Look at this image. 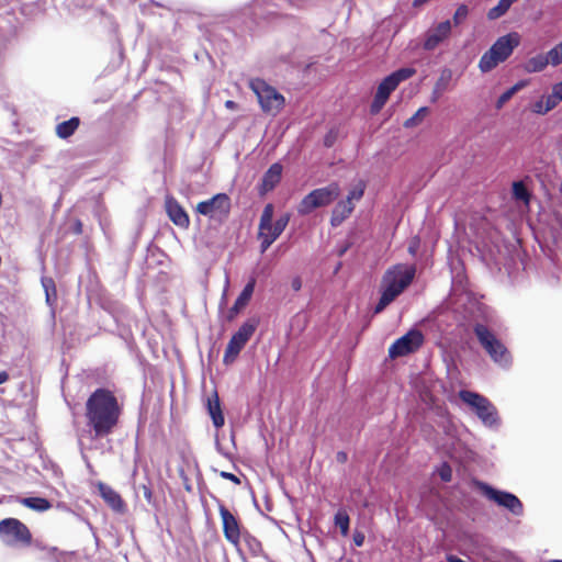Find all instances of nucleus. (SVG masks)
<instances>
[{
    "label": "nucleus",
    "instance_id": "1",
    "mask_svg": "<svg viewBox=\"0 0 562 562\" xmlns=\"http://www.w3.org/2000/svg\"><path fill=\"white\" fill-rule=\"evenodd\" d=\"M121 406L115 395L106 389H97L87 400V426L94 437H105L116 427Z\"/></svg>",
    "mask_w": 562,
    "mask_h": 562
},
{
    "label": "nucleus",
    "instance_id": "2",
    "mask_svg": "<svg viewBox=\"0 0 562 562\" xmlns=\"http://www.w3.org/2000/svg\"><path fill=\"white\" fill-rule=\"evenodd\" d=\"M479 256L490 269L507 273L512 282L518 281L520 270H527L528 263L525 261L527 252L525 248H475Z\"/></svg>",
    "mask_w": 562,
    "mask_h": 562
},
{
    "label": "nucleus",
    "instance_id": "3",
    "mask_svg": "<svg viewBox=\"0 0 562 562\" xmlns=\"http://www.w3.org/2000/svg\"><path fill=\"white\" fill-rule=\"evenodd\" d=\"M415 272V267L407 265H396L385 272L382 279L381 297L374 307V314L381 313L412 283Z\"/></svg>",
    "mask_w": 562,
    "mask_h": 562
},
{
    "label": "nucleus",
    "instance_id": "4",
    "mask_svg": "<svg viewBox=\"0 0 562 562\" xmlns=\"http://www.w3.org/2000/svg\"><path fill=\"white\" fill-rule=\"evenodd\" d=\"M520 44V36L518 33L513 32L501 36L496 42L486 50L479 61V68L482 72H490L496 68L501 63H504Z\"/></svg>",
    "mask_w": 562,
    "mask_h": 562
},
{
    "label": "nucleus",
    "instance_id": "5",
    "mask_svg": "<svg viewBox=\"0 0 562 562\" xmlns=\"http://www.w3.org/2000/svg\"><path fill=\"white\" fill-rule=\"evenodd\" d=\"M473 331L490 358L498 367L508 370L513 364V357L507 347L484 324H475Z\"/></svg>",
    "mask_w": 562,
    "mask_h": 562
},
{
    "label": "nucleus",
    "instance_id": "6",
    "mask_svg": "<svg viewBox=\"0 0 562 562\" xmlns=\"http://www.w3.org/2000/svg\"><path fill=\"white\" fill-rule=\"evenodd\" d=\"M459 397L475 413L485 427L494 430L501 427L502 420L497 408L487 397L468 390H461Z\"/></svg>",
    "mask_w": 562,
    "mask_h": 562
},
{
    "label": "nucleus",
    "instance_id": "7",
    "mask_svg": "<svg viewBox=\"0 0 562 562\" xmlns=\"http://www.w3.org/2000/svg\"><path fill=\"white\" fill-rule=\"evenodd\" d=\"M416 74L414 68H401L386 76L378 86L375 95L370 106L372 114H378L387 102L391 93L402 81L412 78Z\"/></svg>",
    "mask_w": 562,
    "mask_h": 562
},
{
    "label": "nucleus",
    "instance_id": "8",
    "mask_svg": "<svg viewBox=\"0 0 562 562\" xmlns=\"http://www.w3.org/2000/svg\"><path fill=\"white\" fill-rule=\"evenodd\" d=\"M249 87L256 94L262 112L277 115L285 106V98L263 79L250 80Z\"/></svg>",
    "mask_w": 562,
    "mask_h": 562
},
{
    "label": "nucleus",
    "instance_id": "9",
    "mask_svg": "<svg viewBox=\"0 0 562 562\" xmlns=\"http://www.w3.org/2000/svg\"><path fill=\"white\" fill-rule=\"evenodd\" d=\"M340 195V187L331 182L327 187L318 188L306 194L297 205V213L307 215L315 209L329 205Z\"/></svg>",
    "mask_w": 562,
    "mask_h": 562
},
{
    "label": "nucleus",
    "instance_id": "10",
    "mask_svg": "<svg viewBox=\"0 0 562 562\" xmlns=\"http://www.w3.org/2000/svg\"><path fill=\"white\" fill-rule=\"evenodd\" d=\"M480 492L491 502L504 508L514 516L520 517L525 513L522 502L513 493L497 490L485 482H477Z\"/></svg>",
    "mask_w": 562,
    "mask_h": 562
},
{
    "label": "nucleus",
    "instance_id": "11",
    "mask_svg": "<svg viewBox=\"0 0 562 562\" xmlns=\"http://www.w3.org/2000/svg\"><path fill=\"white\" fill-rule=\"evenodd\" d=\"M273 217V205L267 204L262 211L260 223H259V238L261 239V246H270L284 231L286 227L290 215H281L274 223Z\"/></svg>",
    "mask_w": 562,
    "mask_h": 562
},
{
    "label": "nucleus",
    "instance_id": "12",
    "mask_svg": "<svg viewBox=\"0 0 562 562\" xmlns=\"http://www.w3.org/2000/svg\"><path fill=\"white\" fill-rule=\"evenodd\" d=\"M259 325V319L257 317L248 318L245 323L241 324V326L238 328V330L229 339L224 357L223 362L225 364L233 363L245 345L248 342V340L251 338V336L255 334L257 327Z\"/></svg>",
    "mask_w": 562,
    "mask_h": 562
},
{
    "label": "nucleus",
    "instance_id": "13",
    "mask_svg": "<svg viewBox=\"0 0 562 562\" xmlns=\"http://www.w3.org/2000/svg\"><path fill=\"white\" fill-rule=\"evenodd\" d=\"M0 540L8 547L29 546L32 535L22 521L16 518H4L0 521Z\"/></svg>",
    "mask_w": 562,
    "mask_h": 562
},
{
    "label": "nucleus",
    "instance_id": "14",
    "mask_svg": "<svg viewBox=\"0 0 562 562\" xmlns=\"http://www.w3.org/2000/svg\"><path fill=\"white\" fill-rule=\"evenodd\" d=\"M231 209V198L226 193H217L211 199L199 202L195 206V212L209 217L211 221L222 223L228 218Z\"/></svg>",
    "mask_w": 562,
    "mask_h": 562
},
{
    "label": "nucleus",
    "instance_id": "15",
    "mask_svg": "<svg viewBox=\"0 0 562 562\" xmlns=\"http://www.w3.org/2000/svg\"><path fill=\"white\" fill-rule=\"evenodd\" d=\"M424 344V335L418 329H411L396 339L389 348V356L392 359L407 356L417 351Z\"/></svg>",
    "mask_w": 562,
    "mask_h": 562
},
{
    "label": "nucleus",
    "instance_id": "16",
    "mask_svg": "<svg viewBox=\"0 0 562 562\" xmlns=\"http://www.w3.org/2000/svg\"><path fill=\"white\" fill-rule=\"evenodd\" d=\"M218 513L226 540L235 546L238 552H241L240 539L243 532L240 531L237 518L224 505L218 506Z\"/></svg>",
    "mask_w": 562,
    "mask_h": 562
},
{
    "label": "nucleus",
    "instance_id": "17",
    "mask_svg": "<svg viewBox=\"0 0 562 562\" xmlns=\"http://www.w3.org/2000/svg\"><path fill=\"white\" fill-rule=\"evenodd\" d=\"M451 33V22L449 20L440 22L436 27L429 30L426 34L424 48L432 50L439 46Z\"/></svg>",
    "mask_w": 562,
    "mask_h": 562
},
{
    "label": "nucleus",
    "instance_id": "18",
    "mask_svg": "<svg viewBox=\"0 0 562 562\" xmlns=\"http://www.w3.org/2000/svg\"><path fill=\"white\" fill-rule=\"evenodd\" d=\"M255 286H256V279L254 277H251L248 280V282L246 283V285L244 286V289L240 292V294L238 295V297L236 299L234 305L229 308V311L227 313L228 321H233L239 314V312L249 303V301L254 294Z\"/></svg>",
    "mask_w": 562,
    "mask_h": 562
},
{
    "label": "nucleus",
    "instance_id": "19",
    "mask_svg": "<svg viewBox=\"0 0 562 562\" xmlns=\"http://www.w3.org/2000/svg\"><path fill=\"white\" fill-rule=\"evenodd\" d=\"M167 212L169 218L179 227H188L190 224L189 216L184 209L175 200L167 201Z\"/></svg>",
    "mask_w": 562,
    "mask_h": 562
},
{
    "label": "nucleus",
    "instance_id": "20",
    "mask_svg": "<svg viewBox=\"0 0 562 562\" xmlns=\"http://www.w3.org/2000/svg\"><path fill=\"white\" fill-rule=\"evenodd\" d=\"M355 209L353 203L350 201H339L331 211L330 224L333 226H339L346 218L350 216Z\"/></svg>",
    "mask_w": 562,
    "mask_h": 562
},
{
    "label": "nucleus",
    "instance_id": "21",
    "mask_svg": "<svg viewBox=\"0 0 562 562\" xmlns=\"http://www.w3.org/2000/svg\"><path fill=\"white\" fill-rule=\"evenodd\" d=\"M99 490H100L102 498L113 510H115L117 513L123 512L124 503H123L121 496L113 488L101 483L99 485Z\"/></svg>",
    "mask_w": 562,
    "mask_h": 562
},
{
    "label": "nucleus",
    "instance_id": "22",
    "mask_svg": "<svg viewBox=\"0 0 562 562\" xmlns=\"http://www.w3.org/2000/svg\"><path fill=\"white\" fill-rule=\"evenodd\" d=\"M282 166L278 162L271 165L262 177V187L265 191H270L280 182Z\"/></svg>",
    "mask_w": 562,
    "mask_h": 562
},
{
    "label": "nucleus",
    "instance_id": "23",
    "mask_svg": "<svg viewBox=\"0 0 562 562\" xmlns=\"http://www.w3.org/2000/svg\"><path fill=\"white\" fill-rule=\"evenodd\" d=\"M80 126V119L72 116L67 121L58 123L55 127L56 135L61 139H67L72 136Z\"/></svg>",
    "mask_w": 562,
    "mask_h": 562
},
{
    "label": "nucleus",
    "instance_id": "24",
    "mask_svg": "<svg viewBox=\"0 0 562 562\" xmlns=\"http://www.w3.org/2000/svg\"><path fill=\"white\" fill-rule=\"evenodd\" d=\"M549 64H551V59L548 54H539L527 60L525 64V70L527 72H539L542 71Z\"/></svg>",
    "mask_w": 562,
    "mask_h": 562
},
{
    "label": "nucleus",
    "instance_id": "25",
    "mask_svg": "<svg viewBox=\"0 0 562 562\" xmlns=\"http://www.w3.org/2000/svg\"><path fill=\"white\" fill-rule=\"evenodd\" d=\"M207 408H209V414L212 418L213 425L216 428H221L224 425L225 419H224V416H223V413L221 409V405H220L217 395H215L214 401L209 400Z\"/></svg>",
    "mask_w": 562,
    "mask_h": 562
},
{
    "label": "nucleus",
    "instance_id": "26",
    "mask_svg": "<svg viewBox=\"0 0 562 562\" xmlns=\"http://www.w3.org/2000/svg\"><path fill=\"white\" fill-rule=\"evenodd\" d=\"M20 503L23 506L31 508L35 512H40V513L46 512L52 507V504L49 503V501H47L46 498H43V497H25V498H22L20 501Z\"/></svg>",
    "mask_w": 562,
    "mask_h": 562
},
{
    "label": "nucleus",
    "instance_id": "27",
    "mask_svg": "<svg viewBox=\"0 0 562 562\" xmlns=\"http://www.w3.org/2000/svg\"><path fill=\"white\" fill-rule=\"evenodd\" d=\"M240 541H243L247 552L249 553V557H254L263 552L261 542L248 531L243 532Z\"/></svg>",
    "mask_w": 562,
    "mask_h": 562
},
{
    "label": "nucleus",
    "instance_id": "28",
    "mask_svg": "<svg viewBox=\"0 0 562 562\" xmlns=\"http://www.w3.org/2000/svg\"><path fill=\"white\" fill-rule=\"evenodd\" d=\"M517 0H499L498 3L487 11L488 20H496L503 16Z\"/></svg>",
    "mask_w": 562,
    "mask_h": 562
},
{
    "label": "nucleus",
    "instance_id": "29",
    "mask_svg": "<svg viewBox=\"0 0 562 562\" xmlns=\"http://www.w3.org/2000/svg\"><path fill=\"white\" fill-rule=\"evenodd\" d=\"M542 257L540 258V266L543 270H551L555 267V251L554 248H540Z\"/></svg>",
    "mask_w": 562,
    "mask_h": 562
},
{
    "label": "nucleus",
    "instance_id": "30",
    "mask_svg": "<svg viewBox=\"0 0 562 562\" xmlns=\"http://www.w3.org/2000/svg\"><path fill=\"white\" fill-rule=\"evenodd\" d=\"M166 259V255L161 248H146L145 261L147 267H153L154 263L162 265Z\"/></svg>",
    "mask_w": 562,
    "mask_h": 562
},
{
    "label": "nucleus",
    "instance_id": "31",
    "mask_svg": "<svg viewBox=\"0 0 562 562\" xmlns=\"http://www.w3.org/2000/svg\"><path fill=\"white\" fill-rule=\"evenodd\" d=\"M460 248H456V251L453 248L448 249V260L451 268V272L456 274L457 277H460L463 271V265L459 260V250Z\"/></svg>",
    "mask_w": 562,
    "mask_h": 562
},
{
    "label": "nucleus",
    "instance_id": "32",
    "mask_svg": "<svg viewBox=\"0 0 562 562\" xmlns=\"http://www.w3.org/2000/svg\"><path fill=\"white\" fill-rule=\"evenodd\" d=\"M513 196L516 201H521L526 204L530 201V193L522 181L513 183Z\"/></svg>",
    "mask_w": 562,
    "mask_h": 562
},
{
    "label": "nucleus",
    "instance_id": "33",
    "mask_svg": "<svg viewBox=\"0 0 562 562\" xmlns=\"http://www.w3.org/2000/svg\"><path fill=\"white\" fill-rule=\"evenodd\" d=\"M428 112H429V109L427 106L419 108L413 116L408 117L404 122V124H403L404 127L412 128V127L419 125L423 122V120L426 117Z\"/></svg>",
    "mask_w": 562,
    "mask_h": 562
},
{
    "label": "nucleus",
    "instance_id": "34",
    "mask_svg": "<svg viewBox=\"0 0 562 562\" xmlns=\"http://www.w3.org/2000/svg\"><path fill=\"white\" fill-rule=\"evenodd\" d=\"M350 518L345 510H338L335 515V525L340 529L342 536L349 532Z\"/></svg>",
    "mask_w": 562,
    "mask_h": 562
},
{
    "label": "nucleus",
    "instance_id": "35",
    "mask_svg": "<svg viewBox=\"0 0 562 562\" xmlns=\"http://www.w3.org/2000/svg\"><path fill=\"white\" fill-rule=\"evenodd\" d=\"M451 77H452V74H451V70L449 69H445L439 79L437 80L436 85H435V88H434V92L435 93H442L443 91L447 90L448 88V85L451 80Z\"/></svg>",
    "mask_w": 562,
    "mask_h": 562
},
{
    "label": "nucleus",
    "instance_id": "36",
    "mask_svg": "<svg viewBox=\"0 0 562 562\" xmlns=\"http://www.w3.org/2000/svg\"><path fill=\"white\" fill-rule=\"evenodd\" d=\"M42 285H43L44 291H45L46 302L49 305H52V296L56 295L55 282H54V280L52 278L43 277L42 278Z\"/></svg>",
    "mask_w": 562,
    "mask_h": 562
},
{
    "label": "nucleus",
    "instance_id": "37",
    "mask_svg": "<svg viewBox=\"0 0 562 562\" xmlns=\"http://www.w3.org/2000/svg\"><path fill=\"white\" fill-rule=\"evenodd\" d=\"M366 190V183L363 181H360L355 188H352L345 201H350V203H353V200L359 201L362 199Z\"/></svg>",
    "mask_w": 562,
    "mask_h": 562
},
{
    "label": "nucleus",
    "instance_id": "38",
    "mask_svg": "<svg viewBox=\"0 0 562 562\" xmlns=\"http://www.w3.org/2000/svg\"><path fill=\"white\" fill-rule=\"evenodd\" d=\"M547 54L551 59V65L558 66L562 64V42L551 48Z\"/></svg>",
    "mask_w": 562,
    "mask_h": 562
},
{
    "label": "nucleus",
    "instance_id": "39",
    "mask_svg": "<svg viewBox=\"0 0 562 562\" xmlns=\"http://www.w3.org/2000/svg\"><path fill=\"white\" fill-rule=\"evenodd\" d=\"M468 14H469L468 7L465 4H460L453 14V18H452L453 24L456 26L460 25L467 19Z\"/></svg>",
    "mask_w": 562,
    "mask_h": 562
},
{
    "label": "nucleus",
    "instance_id": "40",
    "mask_svg": "<svg viewBox=\"0 0 562 562\" xmlns=\"http://www.w3.org/2000/svg\"><path fill=\"white\" fill-rule=\"evenodd\" d=\"M66 233H70L74 235L82 234V223L78 218L69 220L66 224Z\"/></svg>",
    "mask_w": 562,
    "mask_h": 562
},
{
    "label": "nucleus",
    "instance_id": "41",
    "mask_svg": "<svg viewBox=\"0 0 562 562\" xmlns=\"http://www.w3.org/2000/svg\"><path fill=\"white\" fill-rule=\"evenodd\" d=\"M239 554L244 562H272L263 552L249 558H246L243 550Z\"/></svg>",
    "mask_w": 562,
    "mask_h": 562
},
{
    "label": "nucleus",
    "instance_id": "42",
    "mask_svg": "<svg viewBox=\"0 0 562 562\" xmlns=\"http://www.w3.org/2000/svg\"><path fill=\"white\" fill-rule=\"evenodd\" d=\"M515 94V89H507L503 92L496 101V108L502 109L506 102H508Z\"/></svg>",
    "mask_w": 562,
    "mask_h": 562
},
{
    "label": "nucleus",
    "instance_id": "43",
    "mask_svg": "<svg viewBox=\"0 0 562 562\" xmlns=\"http://www.w3.org/2000/svg\"><path fill=\"white\" fill-rule=\"evenodd\" d=\"M543 101L546 104V110H548V111H551L561 102L553 93L546 97V99Z\"/></svg>",
    "mask_w": 562,
    "mask_h": 562
},
{
    "label": "nucleus",
    "instance_id": "44",
    "mask_svg": "<svg viewBox=\"0 0 562 562\" xmlns=\"http://www.w3.org/2000/svg\"><path fill=\"white\" fill-rule=\"evenodd\" d=\"M532 112H535L537 114H546L547 112H549L548 110H546V104H544L543 99L538 100L537 102L533 103Z\"/></svg>",
    "mask_w": 562,
    "mask_h": 562
},
{
    "label": "nucleus",
    "instance_id": "45",
    "mask_svg": "<svg viewBox=\"0 0 562 562\" xmlns=\"http://www.w3.org/2000/svg\"><path fill=\"white\" fill-rule=\"evenodd\" d=\"M439 475L442 481L449 482L451 480V469L449 465L445 464L439 472Z\"/></svg>",
    "mask_w": 562,
    "mask_h": 562
},
{
    "label": "nucleus",
    "instance_id": "46",
    "mask_svg": "<svg viewBox=\"0 0 562 562\" xmlns=\"http://www.w3.org/2000/svg\"><path fill=\"white\" fill-rule=\"evenodd\" d=\"M221 476L223 479H226V480H229L232 482H234L235 484H239L240 483V480L233 473H229V472H221Z\"/></svg>",
    "mask_w": 562,
    "mask_h": 562
},
{
    "label": "nucleus",
    "instance_id": "47",
    "mask_svg": "<svg viewBox=\"0 0 562 562\" xmlns=\"http://www.w3.org/2000/svg\"><path fill=\"white\" fill-rule=\"evenodd\" d=\"M552 93L562 102V81L552 87Z\"/></svg>",
    "mask_w": 562,
    "mask_h": 562
},
{
    "label": "nucleus",
    "instance_id": "48",
    "mask_svg": "<svg viewBox=\"0 0 562 562\" xmlns=\"http://www.w3.org/2000/svg\"><path fill=\"white\" fill-rule=\"evenodd\" d=\"M291 288L297 292L301 290L302 288V281H301V278L300 277H295L293 278V280L291 281Z\"/></svg>",
    "mask_w": 562,
    "mask_h": 562
},
{
    "label": "nucleus",
    "instance_id": "49",
    "mask_svg": "<svg viewBox=\"0 0 562 562\" xmlns=\"http://www.w3.org/2000/svg\"><path fill=\"white\" fill-rule=\"evenodd\" d=\"M364 541V536L362 533H356L353 536V542L357 547H361Z\"/></svg>",
    "mask_w": 562,
    "mask_h": 562
},
{
    "label": "nucleus",
    "instance_id": "50",
    "mask_svg": "<svg viewBox=\"0 0 562 562\" xmlns=\"http://www.w3.org/2000/svg\"><path fill=\"white\" fill-rule=\"evenodd\" d=\"M225 108L228 110H236L238 108V104L233 100H227L225 102Z\"/></svg>",
    "mask_w": 562,
    "mask_h": 562
},
{
    "label": "nucleus",
    "instance_id": "51",
    "mask_svg": "<svg viewBox=\"0 0 562 562\" xmlns=\"http://www.w3.org/2000/svg\"><path fill=\"white\" fill-rule=\"evenodd\" d=\"M447 561L448 562H467L460 558H458L457 555H453V554H448L447 555Z\"/></svg>",
    "mask_w": 562,
    "mask_h": 562
},
{
    "label": "nucleus",
    "instance_id": "52",
    "mask_svg": "<svg viewBox=\"0 0 562 562\" xmlns=\"http://www.w3.org/2000/svg\"><path fill=\"white\" fill-rule=\"evenodd\" d=\"M526 86V81L521 80L515 83L510 89H515V93Z\"/></svg>",
    "mask_w": 562,
    "mask_h": 562
},
{
    "label": "nucleus",
    "instance_id": "53",
    "mask_svg": "<svg viewBox=\"0 0 562 562\" xmlns=\"http://www.w3.org/2000/svg\"><path fill=\"white\" fill-rule=\"evenodd\" d=\"M9 380V374L5 371H0V384L5 383Z\"/></svg>",
    "mask_w": 562,
    "mask_h": 562
},
{
    "label": "nucleus",
    "instance_id": "54",
    "mask_svg": "<svg viewBox=\"0 0 562 562\" xmlns=\"http://www.w3.org/2000/svg\"><path fill=\"white\" fill-rule=\"evenodd\" d=\"M144 496H145V498H146L148 502H150V499H151V491H150V488H149V487H147V486H144Z\"/></svg>",
    "mask_w": 562,
    "mask_h": 562
},
{
    "label": "nucleus",
    "instance_id": "55",
    "mask_svg": "<svg viewBox=\"0 0 562 562\" xmlns=\"http://www.w3.org/2000/svg\"><path fill=\"white\" fill-rule=\"evenodd\" d=\"M337 457H338V460H345L346 459V454L342 453V452H339Z\"/></svg>",
    "mask_w": 562,
    "mask_h": 562
},
{
    "label": "nucleus",
    "instance_id": "56",
    "mask_svg": "<svg viewBox=\"0 0 562 562\" xmlns=\"http://www.w3.org/2000/svg\"><path fill=\"white\" fill-rule=\"evenodd\" d=\"M408 249H409L411 254H412L413 256H415V255H416V252H417V249H418V248L411 247V248H408Z\"/></svg>",
    "mask_w": 562,
    "mask_h": 562
},
{
    "label": "nucleus",
    "instance_id": "57",
    "mask_svg": "<svg viewBox=\"0 0 562 562\" xmlns=\"http://www.w3.org/2000/svg\"><path fill=\"white\" fill-rule=\"evenodd\" d=\"M440 94H441V93H435V92H432V99H431V100L435 102V101L439 98V95H440Z\"/></svg>",
    "mask_w": 562,
    "mask_h": 562
},
{
    "label": "nucleus",
    "instance_id": "58",
    "mask_svg": "<svg viewBox=\"0 0 562 562\" xmlns=\"http://www.w3.org/2000/svg\"><path fill=\"white\" fill-rule=\"evenodd\" d=\"M325 145L328 146V147L331 146L330 138H328V137L325 138Z\"/></svg>",
    "mask_w": 562,
    "mask_h": 562
},
{
    "label": "nucleus",
    "instance_id": "59",
    "mask_svg": "<svg viewBox=\"0 0 562 562\" xmlns=\"http://www.w3.org/2000/svg\"><path fill=\"white\" fill-rule=\"evenodd\" d=\"M548 562H562V560L553 559V560H549Z\"/></svg>",
    "mask_w": 562,
    "mask_h": 562
},
{
    "label": "nucleus",
    "instance_id": "60",
    "mask_svg": "<svg viewBox=\"0 0 562 562\" xmlns=\"http://www.w3.org/2000/svg\"><path fill=\"white\" fill-rule=\"evenodd\" d=\"M347 248H342V250L339 252V256L344 255V251L346 250Z\"/></svg>",
    "mask_w": 562,
    "mask_h": 562
}]
</instances>
